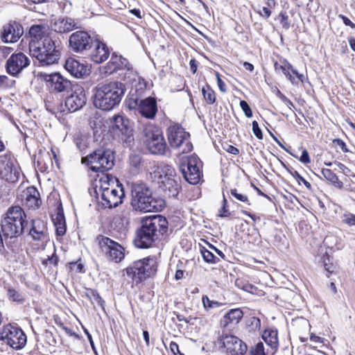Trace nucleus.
<instances>
[{
    "instance_id": "obj_1",
    "label": "nucleus",
    "mask_w": 355,
    "mask_h": 355,
    "mask_svg": "<svg viewBox=\"0 0 355 355\" xmlns=\"http://www.w3.org/2000/svg\"><path fill=\"white\" fill-rule=\"evenodd\" d=\"M168 230V221L161 215L144 217L136 230L134 243L138 248L151 247Z\"/></svg>"
},
{
    "instance_id": "obj_2",
    "label": "nucleus",
    "mask_w": 355,
    "mask_h": 355,
    "mask_svg": "<svg viewBox=\"0 0 355 355\" xmlns=\"http://www.w3.org/2000/svg\"><path fill=\"white\" fill-rule=\"evenodd\" d=\"M94 91V105L102 110L110 111L120 103L126 87L123 83L114 81L98 85Z\"/></svg>"
},
{
    "instance_id": "obj_3",
    "label": "nucleus",
    "mask_w": 355,
    "mask_h": 355,
    "mask_svg": "<svg viewBox=\"0 0 355 355\" xmlns=\"http://www.w3.org/2000/svg\"><path fill=\"white\" fill-rule=\"evenodd\" d=\"M27 225V216L19 205L10 207L2 217L0 223L1 233L6 239L21 236Z\"/></svg>"
},
{
    "instance_id": "obj_4",
    "label": "nucleus",
    "mask_w": 355,
    "mask_h": 355,
    "mask_svg": "<svg viewBox=\"0 0 355 355\" xmlns=\"http://www.w3.org/2000/svg\"><path fill=\"white\" fill-rule=\"evenodd\" d=\"M150 175L152 181L157 183L159 188L165 196L168 198L177 197L181 189V185L180 178L176 175L173 168L166 166L160 171L157 167Z\"/></svg>"
},
{
    "instance_id": "obj_5",
    "label": "nucleus",
    "mask_w": 355,
    "mask_h": 355,
    "mask_svg": "<svg viewBox=\"0 0 355 355\" xmlns=\"http://www.w3.org/2000/svg\"><path fill=\"white\" fill-rule=\"evenodd\" d=\"M60 46L50 37L44 38L42 44L36 41H31L29 51L42 65H50L55 63L60 58Z\"/></svg>"
},
{
    "instance_id": "obj_6",
    "label": "nucleus",
    "mask_w": 355,
    "mask_h": 355,
    "mask_svg": "<svg viewBox=\"0 0 355 355\" xmlns=\"http://www.w3.org/2000/svg\"><path fill=\"white\" fill-rule=\"evenodd\" d=\"M157 270L155 257H147L133 262L125 269L127 276L133 284H139L146 279L154 276Z\"/></svg>"
},
{
    "instance_id": "obj_7",
    "label": "nucleus",
    "mask_w": 355,
    "mask_h": 355,
    "mask_svg": "<svg viewBox=\"0 0 355 355\" xmlns=\"http://www.w3.org/2000/svg\"><path fill=\"white\" fill-rule=\"evenodd\" d=\"M114 161V153L109 149H98L82 158V163L85 164L92 171L96 173H103L112 169Z\"/></svg>"
},
{
    "instance_id": "obj_8",
    "label": "nucleus",
    "mask_w": 355,
    "mask_h": 355,
    "mask_svg": "<svg viewBox=\"0 0 355 355\" xmlns=\"http://www.w3.org/2000/svg\"><path fill=\"white\" fill-rule=\"evenodd\" d=\"M168 143L172 148H180L182 153L191 151L193 146L189 141V133L178 124L168 127L167 130Z\"/></svg>"
},
{
    "instance_id": "obj_9",
    "label": "nucleus",
    "mask_w": 355,
    "mask_h": 355,
    "mask_svg": "<svg viewBox=\"0 0 355 355\" xmlns=\"http://www.w3.org/2000/svg\"><path fill=\"white\" fill-rule=\"evenodd\" d=\"M127 105L130 110H137L142 116L148 119H153L157 112V101L153 97L141 99L131 95L127 101Z\"/></svg>"
},
{
    "instance_id": "obj_10",
    "label": "nucleus",
    "mask_w": 355,
    "mask_h": 355,
    "mask_svg": "<svg viewBox=\"0 0 355 355\" xmlns=\"http://www.w3.org/2000/svg\"><path fill=\"white\" fill-rule=\"evenodd\" d=\"M21 169L15 157L10 153L0 155V178L8 182L18 181Z\"/></svg>"
},
{
    "instance_id": "obj_11",
    "label": "nucleus",
    "mask_w": 355,
    "mask_h": 355,
    "mask_svg": "<svg viewBox=\"0 0 355 355\" xmlns=\"http://www.w3.org/2000/svg\"><path fill=\"white\" fill-rule=\"evenodd\" d=\"M145 143L149 151L154 155H163L166 144L162 132L157 127L149 125L144 130Z\"/></svg>"
},
{
    "instance_id": "obj_12",
    "label": "nucleus",
    "mask_w": 355,
    "mask_h": 355,
    "mask_svg": "<svg viewBox=\"0 0 355 355\" xmlns=\"http://www.w3.org/2000/svg\"><path fill=\"white\" fill-rule=\"evenodd\" d=\"M200 161L196 155L188 157L186 163H182L180 170L184 179L191 184H196L200 178Z\"/></svg>"
},
{
    "instance_id": "obj_13",
    "label": "nucleus",
    "mask_w": 355,
    "mask_h": 355,
    "mask_svg": "<svg viewBox=\"0 0 355 355\" xmlns=\"http://www.w3.org/2000/svg\"><path fill=\"white\" fill-rule=\"evenodd\" d=\"M99 246L107 257L116 263L124 257L123 247L108 237L102 236L99 239Z\"/></svg>"
},
{
    "instance_id": "obj_14",
    "label": "nucleus",
    "mask_w": 355,
    "mask_h": 355,
    "mask_svg": "<svg viewBox=\"0 0 355 355\" xmlns=\"http://www.w3.org/2000/svg\"><path fill=\"white\" fill-rule=\"evenodd\" d=\"M227 355H243L247 352V345L233 334H223L220 338Z\"/></svg>"
},
{
    "instance_id": "obj_15",
    "label": "nucleus",
    "mask_w": 355,
    "mask_h": 355,
    "mask_svg": "<svg viewBox=\"0 0 355 355\" xmlns=\"http://www.w3.org/2000/svg\"><path fill=\"white\" fill-rule=\"evenodd\" d=\"M94 40L85 31H76L72 33L69 40V46L76 53L83 52L92 48Z\"/></svg>"
},
{
    "instance_id": "obj_16",
    "label": "nucleus",
    "mask_w": 355,
    "mask_h": 355,
    "mask_svg": "<svg viewBox=\"0 0 355 355\" xmlns=\"http://www.w3.org/2000/svg\"><path fill=\"white\" fill-rule=\"evenodd\" d=\"M29 64L30 60L24 53H14L6 62V71L10 75L17 76Z\"/></svg>"
},
{
    "instance_id": "obj_17",
    "label": "nucleus",
    "mask_w": 355,
    "mask_h": 355,
    "mask_svg": "<svg viewBox=\"0 0 355 355\" xmlns=\"http://www.w3.org/2000/svg\"><path fill=\"white\" fill-rule=\"evenodd\" d=\"M100 195L103 206L112 208L117 207L122 202V197L124 195V192L121 186L116 185L114 188L107 190L104 189V192H101Z\"/></svg>"
},
{
    "instance_id": "obj_18",
    "label": "nucleus",
    "mask_w": 355,
    "mask_h": 355,
    "mask_svg": "<svg viewBox=\"0 0 355 355\" xmlns=\"http://www.w3.org/2000/svg\"><path fill=\"white\" fill-rule=\"evenodd\" d=\"M72 90L73 92L65 101V106L70 112H75L85 105L87 97L84 88L80 85H74Z\"/></svg>"
},
{
    "instance_id": "obj_19",
    "label": "nucleus",
    "mask_w": 355,
    "mask_h": 355,
    "mask_svg": "<svg viewBox=\"0 0 355 355\" xmlns=\"http://www.w3.org/2000/svg\"><path fill=\"white\" fill-rule=\"evenodd\" d=\"M44 80L49 83L50 88L57 92H69L73 88L71 81L60 73L46 74Z\"/></svg>"
},
{
    "instance_id": "obj_20",
    "label": "nucleus",
    "mask_w": 355,
    "mask_h": 355,
    "mask_svg": "<svg viewBox=\"0 0 355 355\" xmlns=\"http://www.w3.org/2000/svg\"><path fill=\"white\" fill-rule=\"evenodd\" d=\"M17 199L28 209H37L40 206V193L34 187H29L17 196Z\"/></svg>"
},
{
    "instance_id": "obj_21",
    "label": "nucleus",
    "mask_w": 355,
    "mask_h": 355,
    "mask_svg": "<svg viewBox=\"0 0 355 355\" xmlns=\"http://www.w3.org/2000/svg\"><path fill=\"white\" fill-rule=\"evenodd\" d=\"M112 129L121 134V139L125 142H130L132 137V129L128 119L121 115H114L112 118Z\"/></svg>"
},
{
    "instance_id": "obj_22",
    "label": "nucleus",
    "mask_w": 355,
    "mask_h": 355,
    "mask_svg": "<svg viewBox=\"0 0 355 355\" xmlns=\"http://www.w3.org/2000/svg\"><path fill=\"white\" fill-rule=\"evenodd\" d=\"M243 316L240 309H232L227 311L220 320V327L224 331H233Z\"/></svg>"
},
{
    "instance_id": "obj_23",
    "label": "nucleus",
    "mask_w": 355,
    "mask_h": 355,
    "mask_svg": "<svg viewBox=\"0 0 355 355\" xmlns=\"http://www.w3.org/2000/svg\"><path fill=\"white\" fill-rule=\"evenodd\" d=\"M22 26L16 21H11L3 26L1 32V39L6 43H15L23 35Z\"/></svg>"
},
{
    "instance_id": "obj_24",
    "label": "nucleus",
    "mask_w": 355,
    "mask_h": 355,
    "mask_svg": "<svg viewBox=\"0 0 355 355\" xmlns=\"http://www.w3.org/2000/svg\"><path fill=\"white\" fill-rule=\"evenodd\" d=\"M92 49L90 51L89 57L91 60L96 63H102L110 56V52L105 44L94 40L92 45Z\"/></svg>"
},
{
    "instance_id": "obj_25",
    "label": "nucleus",
    "mask_w": 355,
    "mask_h": 355,
    "mask_svg": "<svg viewBox=\"0 0 355 355\" xmlns=\"http://www.w3.org/2000/svg\"><path fill=\"white\" fill-rule=\"evenodd\" d=\"M162 202L153 198L152 196L142 197L139 205L131 202V205L136 211L141 212L159 211L161 210Z\"/></svg>"
},
{
    "instance_id": "obj_26",
    "label": "nucleus",
    "mask_w": 355,
    "mask_h": 355,
    "mask_svg": "<svg viewBox=\"0 0 355 355\" xmlns=\"http://www.w3.org/2000/svg\"><path fill=\"white\" fill-rule=\"evenodd\" d=\"M28 235L35 241H44L48 239L47 228L45 223L40 219L31 220V228Z\"/></svg>"
},
{
    "instance_id": "obj_27",
    "label": "nucleus",
    "mask_w": 355,
    "mask_h": 355,
    "mask_svg": "<svg viewBox=\"0 0 355 355\" xmlns=\"http://www.w3.org/2000/svg\"><path fill=\"white\" fill-rule=\"evenodd\" d=\"M131 202L139 205L142 197L152 196L149 187L143 182H135L132 184L131 189Z\"/></svg>"
},
{
    "instance_id": "obj_28",
    "label": "nucleus",
    "mask_w": 355,
    "mask_h": 355,
    "mask_svg": "<svg viewBox=\"0 0 355 355\" xmlns=\"http://www.w3.org/2000/svg\"><path fill=\"white\" fill-rule=\"evenodd\" d=\"M64 68L72 76L76 78H81L87 73V67L73 58H69L66 60Z\"/></svg>"
},
{
    "instance_id": "obj_29",
    "label": "nucleus",
    "mask_w": 355,
    "mask_h": 355,
    "mask_svg": "<svg viewBox=\"0 0 355 355\" xmlns=\"http://www.w3.org/2000/svg\"><path fill=\"white\" fill-rule=\"evenodd\" d=\"M77 28L74 19L70 17L58 18L55 20L52 28L57 33H68Z\"/></svg>"
},
{
    "instance_id": "obj_30",
    "label": "nucleus",
    "mask_w": 355,
    "mask_h": 355,
    "mask_svg": "<svg viewBox=\"0 0 355 355\" xmlns=\"http://www.w3.org/2000/svg\"><path fill=\"white\" fill-rule=\"evenodd\" d=\"M52 220L55 227L56 234L63 236L66 233L67 227L63 210L58 209L57 213L52 216Z\"/></svg>"
},
{
    "instance_id": "obj_31",
    "label": "nucleus",
    "mask_w": 355,
    "mask_h": 355,
    "mask_svg": "<svg viewBox=\"0 0 355 355\" xmlns=\"http://www.w3.org/2000/svg\"><path fill=\"white\" fill-rule=\"evenodd\" d=\"M1 339H6L8 344L13 349H21L26 343V334H6Z\"/></svg>"
},
{
    "instance_id": "obj_32",
    "label": "nucleus",
    "mask_w": 355,
    "mask_h": 355,
    "mask_svg": "<svg viewBox=\"0 0 355 355\" xmlns=\"http://www.w3.org/2000/svg\"><path fill=\"white\" fill-rule=\"evenodd\" d=\"M292 66L287 62L283 64L275 63V69L277 73H282L292 83H296L295 78L291 73Z\"/></svg>"
},
{
    "instance_id": "obj_33",
    "label": "nucleus",
    "mask_w": 355,
    "mask_h": 355,
    "mask_svg": "<svg viewBox=\"0 0 355 355\" xmlns=\"http://www.w3.org/2000/svg\"><path fill=\"white\" fill-rule=\"evenodd\" d=\"M322 174L324 178L331 182L335 187L338 189L343 188V183L339 180L338 176L331 170L329 168H322Z\"/></svg>"
},
{
    "instance_id": "obj_34",
    "label": "nucleus",
    "mask_w": 355,
    "mask_h": 355,
    "mask_svg": "<svg viewBox=\"0 0 355 355\" xmlns=\"http://www.w3.org/2000/svg\"><path fill=\"white\" fill-rule=\"evenodd\" d=\"M265 343L270 348L271 354H273L278 347L277 334H262Z\"/></svg>"
},
{
    "instance_id": "obj_35",
    "label": "nucleus",
    "mask_w": 355,
    "mask_h": 355,
    "mask_svg": "<svg viewBox=\"0 0 355 355\" xmlns=\"http://www.w3.org/2000/svg\"><path fill=\"white\" fill-rule=\"evenodd\" d=\"M202 93L205 101L207 103L212 105L216 102L215 92L209 85L207 84L202 87Z\"/></svg>"
},
{
    "instance_id": "obj_36",
    "label": "nucleus",
    "mask_w": 355,
    "mask_h": 355,
    "mask_svg": "<svg viewBox=\"0 0 355 355\" xmlns=\"http://www.w3.org/2000/svg\"><path fill=\"white\" fill-rule=\"evenodd\" d=\"M45 27L42 25H33L29 30V34L31 37V41H35L41 39L44 33Z\"/></svg>"
},
{
    "instance_id": "obj_37",
    "label": "nucleus",
    "mask_w": 355,
    "mask_h": 355,
    "mask_svg": "<svg viewBox=\"0 0 355 355\" xmlns=\"http://www.w3.org/2000/svg\"><path fill=\"white\" fill-rule=\"evenodd\" d=\"M251 355H269L271 354L269 348L266 349L261 342L252 347L250 351Z\"/></svg>"
},
{
    "instance_id": "obj_38",
    "label": "nucleus",
    "mask_w": 355,
    "mask_h": 355,
    "mask_svg": "<svg viewBox=\"0 0 355 355\" xmlns=\"http://www.w3.org/2000/svg\"><path fill=\"white\" fill-rule=\"evenodd\" d=\"M99 192L100 194L101 192H104V189L107 190L110 188H114L115 186L114 185V181L112 178L109 177L108 175H105L101 178L99 181Z\"/></svg>"
},
{
    "instance_id": "obj_39",
    "label": "nucleus",
    "mask_w": 355,
    "mask_h": 355,
    "mask_svg": "<svg viewBox=\"0 0 355 355\" xmlns=\"http://www.w3.org/2000/svg\"><path fill=\"white\" fill-rule=\"evenodd\" d=\"M307 336H309V338L308 336L306 338L300 337V340L302 342H305L307 341L309 338L310 343H308L307 345H309L312 347L316 348L323 343L322 338L316 336L315 334H307Z\"/></svg>"
},
{
    "instance_id": "obj_40",
    "label": "nucleus",
    "mask_w": 355,
    "mask_h": 355,
    "mask_svg": "<svg viewBox=\"0 0 355 355\" xmlns=\"http://www.w3.org/2000/svg\"><path fill=\"white\" fill-rule=\"evenodd\" d=\"M86 295L94 304H97L103 308L104 301L97 291L89 289Z\"/></svg>"
},
{
    "instance_id": "obj_41",
    "label": "nucleus",
    "mask_w": 355,
    "mask_h": 355,
    "mask_svg": "<svg viewBox=\"0 0 355 355\" xmlns=\"http://www.w3.org/2000/svg\"><path fill=\"white\" fill-rule=\"evenodd\" d=\"M113 60L116 67H117V70L122 69H130L129 62L127 59L123 58L121 55H117L115 53L112 54Z\"/></svg>"
},
{
    "instance_id": "obj_42",
    "label": "nucleus",
    "mask_w": 355,
    "mask_h": 355,
    "mask_svg": "<svg viewBox=\"0 0 355 355\" xmlns=\"http://www.w3.org/2000/svg\"><path fill=\"white\" fill-rule=\"evenodd\" d=\"M247 327L250 331H257L260 330L261 320L256 317H251L247 320Z\"/></svg>"
},
{
    "instance_id": "obj_43",
    "label": "nucleus",
    "mask_w": 355,
    "mask_h": 355,
    "mask_svg": "<svg viewBox=\"0 0 355 355\" xmlns=\"http://www.w3.org/2000/svg\"><path fill=\"white\" fill-rule=\"evenodd\" d=\"M116 71H117V67H116L113 60V56L112 55L110 61L101 69V71L102 73L107 76L113 73Z\"/></svg>"
},
{
    "instance_id": "obj_44",
    "label": "nucleus",
    "mask_w": 355,
    "mask_h": 355,
    "mask_svg": "<svg viewBox=\"0 0 355 355\" xmlns=\"http://www.w3.org/2000/svg\"><path fill=\"white\" fill-rule=\"evenodd\" d=\"M202 255L205 261L209 263H216L219 261V259L217 258L212 252L203 249L202 251Z\"/></svg>"
},
{
    "instance_id": "obj_45",
    "label": "nucleus",
    "mask_w": 355,
    "mask_h": 355,
    "mask_svg": "<svg viewBox=\"0 0 355 355\" xmlns=\"http://www.w3.org/2000/svg\"><path fill=\"white\" fill-rule=\"evenodd\" d=\"M8 295L9 299L14 302H21L24 300L23 296L18 291L12 288H8Z\"/></svg>"
},
{
    "instance_id": "obj_46",
    "label": "nucleus",
    "mask_w": 355,
    "mask_h": 355,
    "mask_svg": "<svg viewBox=\"0 0 355 355\" xmlns=\"http://www.w3.org/2000/svg\"><path fill=\"white\" fill-rule=\"evenodd\" d=\"M202 300L203 306L205 309L218 307L220 306V303H219L217 301L210 300L209 299V297L206 295L202 297Z\"/></svg>"
},
{
    "instance_id": "obj_47",
    "label": "nucleus",
    "mask_w": 355,
    "mask_h": 355,
    "mask_svg": "<svg viewBox=\"0 0 355 355\" xmlns=\"http://www.w3.org/2000/svg\"><path fill=\"white\" fill-rule=\"evenodd\" d=\"M343 221L349 226L355 225V214L350 212H346L343 214Z\"/></svg>"
},
{
    "instance_id": "obj_48",
    "label": "nucleus",
    "mask_w": 355,
    "mask_h": 355,
    "mask_svg": "<svg viewBox=\"0 0 355 355\" xmlns=\"http://www.w3.org/2000/svg\"><path fill=\"white\" fill-rule=\"evenodd\" d=\"M59 258L54 252L51 257H49L47 259H44L42 260V264L44 266H47L48 264H53L55 266H57L58 264Z\"/></svg>"
},
{
    "instance_id": "obj_49",
    "label": "nucleus",
    "mask_w": 355,
    "mask_h": 355,
    "mask_svg": "<svg viewBox=\"0 0 355 355\" xmlns=\"http://www.w3.org/2000/svg\"><path fill=\"white\" fill-rule=\"evenodd\" d=\"M3 333H24L23 330L17 327V324H8L4 327Z\"/></svg>"
},
{
    "instance_id": "obj_50",
    "label": "nucleus",
    "mask_w": 355,
    "mask_h": 355,
    "mask_svg": "<svg viewBox=\"0 0 355 355\" xmlns=\"http://www.w3.org/2000/svg\"><path fill=\"white\" fill-rule=\"evenodd\" d=\"M240 107L243 111L246 117L250 118L252 116V110L245 101L242 100L240 101Z\"/></svg>"
},
{
    "instance_id": "obj_51",
    "label": "nucleus",
    "mask_w": 355,
    "mask_h": 355,
    "mask_svg": "<svg viewBox=\"0 0 355 355\" xmlns=\"http://www.w3.org/2000/svg\"><path fill=\"white\" fill-rule=\"evenodd\" d=\"M231 194L236 198L238 200H240L243 202L248 203V205H250V203L248 201V198L246 195L238 193L236 189H232L231 190Z\"/></svg>"
},
{
    "instance_id": "obj_52",
    "label": "nucleus",
    "mask_w": 355,
    "mask_h": 355,
    "mask_svg": "<svg viewBox=\"0 0 355 355\" xmlns=\"http://www.w3.org/2000/svg\"><path fill=\"white\" fill-rule=\"evenodd\" d=\"M252 125V131H253V133L254 134V135L257 137V139H262L263 134H262V131H261V128L259 126L258 122L257 121H253Z\"/></svg>"
},
{
    "instance_id": "obj_53",
    "label": "nucleus",
    "mask_w": 355,
    "mask_h": 355,
    "mask_svg": "<svg viewBox=\"0 0 355 355\" xmlns=\"http://www.w3.org/2000/svg\"><path fill=\"white\" fill-rule=\"evenodd\" d=\"M291 73L295 78V84H297L299 82H304V76L302 73H300L296 69H294L293 67L292 69H291Z\"/></svg>"
},
{
    "instance_id": "obj_54",
    "label": "nucleus",
    "mask_w": 355,
    "mask_h": 355,
    "mask_svg": "<svg viewBox=\"0 0 355 355\" xmlns=\"http://www.w3.org/2000/svg\"><path fill=\"white\" fill-rule=\"evenodd\" d=\"M294 178L299 184L303 183L307 189H311V184L308 181H306L302 176H301L297 172H295Z\"/></svg>"
},
{
    "instance_id": "obj_55",
    "label": "nucleus",
    "mask_w": 355,
    "mask_h": 355,
    "mask_svg": "<svg viewBox=\"0 0 355 355\" xmlns=\"http://www.w3.org/2000/svg\"><path fill=\"white\" fill-rule=\"evenodd\" d=\"M279 17H281L280 23L282 27L285 29H288L290 27L288 16L285 13L281 12Z\"/></svg>"
},
{
    "instance_id": "obj_56",
    "label": "nucleus",
    "mask_w": 355,
    "mask_h": 355,
    "mask_svg": "<svg viewBox=\"0 0 355 355\" xmlns=\"http://www.w3.org/2000/svg\"><path fill=\"white\" fill-rule=\"evenodd\" d=\"M293 324L294 326L300 325V326H303L305 327H310L309 321L303 318H297V319L293 320Z\"/></svg>"
},
{
    "instance_id": "obj_57",
    "label": "nucleus",
    "mask_w": 355,
    "mask_h": 355,
    "mask_svg": "<svg viewBox=\"0 0 355 355\" xmlns=\"http://www.w3.org/2000/svg\"><path fill=\"white\" fill-rule=\"evenodd\" d=\"M216 79H217V84H218V88H219L220 91L223 92V93H225L227 92L226 85L221 80V78L220 77L219 73L216 72Z\"/></svg>"
},
{
    "instance_id": "obj_58",
    "label": "nucleus",
    "mask_w": 355,
    "mask_h": 355,
    "mask_svg": "<svg viewBox=\"0 0 355 355\" xmlns=\"http://www.w3.org/2000/svg\"><path fill=\"white\" fill-rule=\"evenodd\" d=\"M300 161L303 164H309L311 162L309 153L306 149H304L302 152V155L299 158Z\"/></svg>"
},
{
    "instance_id": "obj_59",
    "label": "nucleus",
    "mask_w": 355,
    "mask_h": 355,
    "mask_svg": "<svg viewBox=\"0 0 355 355\" xmlns=\"http://www.w3.org/2000/svg\"><path fill=\"white\" fill-rule=\"evenodd\" d=\"M334 164H336L338 166V168H339V170L344 174L347 175L350 173V169L349 168H347L343 164H342L340 162H334Z\"/></svg>"
},
{
    "instance_id": "obj_60",
    "label": "nucleus",
    "mask_w": 355,
    "mask_h": 355,
    "mask_svg": "<svg viewBox=\"0 0 355 355\" xmlns=\"http://www.w3.org/2000/svg\"><path fill=\"white\" fill-rule=\"evenodd\" d=\"M258 13L259 14L260 16L268 19L271 15V11L269 10L268 7H263L262 10L259 11Z\"/></svg>"
},
{
    "instance_id": "obj_61",
    "label": "nucleus",
    "mask_w": 355,
    "mask_h": 355,
    "mask_svg": "<svg viewBox=\"0 0 355 355\" xmlns=\"http://www.w3.org/2000/svg\"><path fill=\"white\" fill-rule=\"evenodd\" d=\"M141 163V159L137 155H134L130 157V164L134 166L135 168H137Z\"/></svg>"
},
{
    "instance_id": "obj_62",
    "label": "nucleus",
    "mask_w": 355,
    "mask_h": 355,
    "mask_svg": "<svg viewBox=\"0 0 355 355\" xmlns=\"http://www.w3.org/2000/svg\"><path fill=\"white\" fill-rule=\"evenodd\" d=\"M223 207L219 210V216L220 217L227 216L226 212L227 211L225 207L227 203V201L226 198H225V196H223Z\"/></svg>"
},
{
    "instance_id": "obj_63",
    "label": "nucleus",
    "mask_w": 355,
    "mask_h": 355,
    "mask_svg": "<svg viewBox=\"0 0 355 355\" xmlns=\"http://www.w3.org/2000/svg\"><path fill=\"white\" fill-rule=\"evenodd\" d=\"M334 142L336 143L341 148L343 152H348V149L347 148L346 145L343 140L340 139H336L334 140Z\"/></svg>"
},
{
    "instance_id": "obj_64",
    "label": "nucleus",
    "mask_w": 355,
    "mask_h": 355,
    "mask_svg": "<svg viewBox=\"0 0 355 355\" xmlns=\"http://www.w3.org/2000/svg\"><path fill=\"white\" fill-rule=\"evenodd\" d=\"M341 18L343 21V23L348 26H350L352 28H355V24L351 21L349 19H348L347 17L341 15Z\"/></svg>"
}]
</instances>
